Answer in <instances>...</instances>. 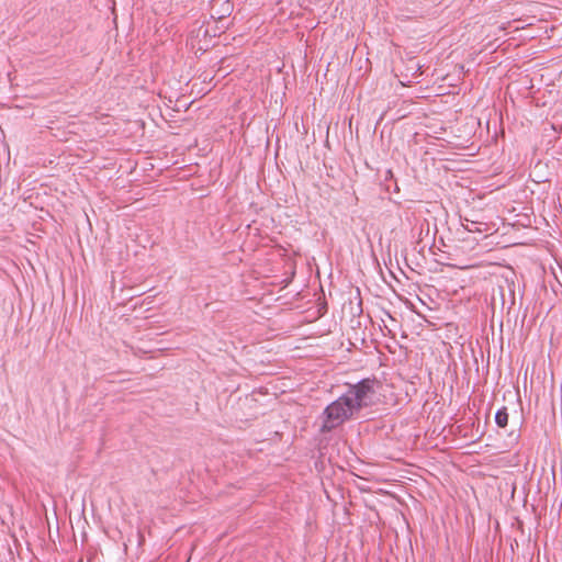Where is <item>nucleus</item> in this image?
<instances>
[{"mask_svg":"<svg viewBox=\"0 0 562 562\" xmlns=\"http://www.w3.org/2000/svg\"><path fill=\"white\" fill-rule=\"evenodd\" d=\"M495 423L498 427L505 428L508 424L507 408L504 406L499 408L495 414Z\"/></svg>","mask_w":562,"mask_h":562,"instance_id":"f03ea898","label":"nucleus"},{"mask_svg":"<svg viewBox=\"0 0 562 562\" xmlns=\"http://www.w3.org/2000/svg\"><path fill=\"white\" fill-rule=\"evenodd\" d=\"M375 379H362L350 384L347 391L336 401L331 402L323 412L322 432H329L345 422L351 419L363 408L374 404L376 386Z\"/></svg>","mask_w":562,"mask_h":562,"instance_id":"f257e3e1","label":"nucleus"},{"mask_svg":"<svg viewBox=\"0 0 562 562\" xmlns=\"http://www.w3.org/2000/svg\"><path fill=\"white\" fill-rule=\"evenodd\" d=\"M467 221V224H463L464 228L469 232H481L480 224L473 221Z\"/></svg>","mask_w":562,"mask_h":562,"instance_id":"7ed1b4c3","label":"nucleus"}]
</instances>
